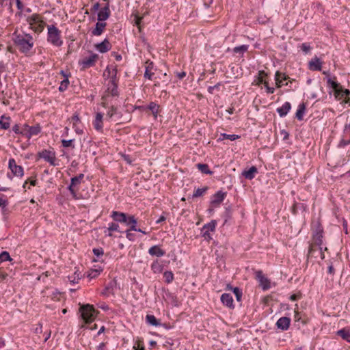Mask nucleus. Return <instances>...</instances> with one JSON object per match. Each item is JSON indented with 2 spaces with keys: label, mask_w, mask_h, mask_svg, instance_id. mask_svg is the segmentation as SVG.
I'll return each mask as SVG.
<instances>
[{
  "label": "nucleus",
  "mask_w": 350,
  "mask_h": 350,
  "mask_svg": "<svg viewBox=\"0 0 350 350\" xmlns=\"http://www.w3.org/2000/svg\"><path fill=\"white\" fill-rule=\"evenodd\" d=\"M106 72L109 74V79L105 84V90L101 96L100 105L103 107H107L111 104L116 103L120 96L119 77L117 76V68L109 69L107 68Z\"/></svg>",
  "instance_id": "f257e3e1"
},
{
  "label": "nucleus",
  "mask_w": 350,
  "mask_h": 350,
  "mask_svg": "<svg viewBox=\"0 0 350 350\" xmlns=\"http://www.w3.org/2000/svg\"><path fill=\"white\" fill-rule=\"evenodd\" d=\"M13 42L18 50L26 56L33 53L32 51L35 44V40L32 35L25 32L13 33Z\"/></svg>",
  "instance_id": "f03ea898"
},
{
  "label": "nucleus",
  "mask_w": 350,
  "mask_h": 350,
  "mask_svg": "<svg viewBox=\"0 0 350 350\" xmlns=\"http://www.w3.org/2000/svg\"><path fill=\"white\" fill-rule=\"evenodd\" d=\"M110 217L113 221L120 222V224H124L128 227L127 229L133 230L135 232H139L144 234L148 233L143 228L138 227L137 218L134 215L113 211L111 213Z\"/></svg>",
  "instance_id": "7ed1b4c3"
},
{
  "label": "nucleus",
  "mask_w": 350,
  "mask_h": 350,
  "mask_svg": "<svg viewBox=\"0 0 350 350\" xmlns=\"http://www.w3.org/2000/svg\"><path fill=\"white\" fill-rule=\"evenodd\" d=\"M327 84L331 86L334 92L335 98L350 106V90L344 89L342 85L336 81V78L328 79Z\"/></svg>",
  "instance_id": "20e7f679"
},
{
  "label": "nucleus",
  "mask_w": 350,
  "mask_h": 350,
  "mask_svg": "<svg viewBox=\"0 0 350 350\" xmlns=\"http://www.w3.org/2000/svg\"><path fill=\"white\" fill-rule=\"evenodd\" d=\"M26 21L29 25V28L35 33L39 35L44 29L46 23L44 17L38 13H33L26 17Z\"/></svg>",
  "instance_id": "39448f33"
},
{
  "label": "nucleus",
  "mask_w": 350,
  "mask_h": 350,
  "mask_svg": "<svg viewBox=\"0 0 350 350\" xmlns=\"http://www.w3.org/2000/svg\"><path fill=\"white\" fill-rule=\"evenodd\" d=\"M49 43L55 47H60L63 44L61 31L55 25H47V38Z\"/></svg>",
  "instance_id": "423d86ee"
},
{
  "label": "nucleus",
  "mask_w": 350,
  "mask_h": 350,
  "mask_svg": "<svg viewBox=\"0 0 350 350\" xmlns=\"http://www.w3.org/2000/svg\"><path fill=\"white\" fill-rule=\"evenodd\" d=\"M84 178L83 174H79V175L71 178L70 184L68 186V190L75 200L81 199L80 195L78 194L79 190V185L82 183Z\"/></svg>",
  "instance_id": "0eeeda50"
},
{
  "label": "nucleus",
  "mask_w": 350,
  "mask_h": 350,
  "mask_svg": "<svg viewBox=\"0 0 350 350\" xmlns=\"http://www.w3.org/2000/svg\"><path fill=\"white\" fill-rule=\"evenodd\" d=\"M37 157L40 159H43L51 166H57L59 165V161L56 158V153L53 148L42 150L38 152Z\"/></svg>",
  "instance_id": "6e6552de"
},
{
  "label": "nucleus",
  "mask_w": 350,
  "mask_h": 350,
  "mask_svg": "<svg viewBox=\"0 0 350 350\" xmlns=\"http://www.w3.org/2000/svg\"><path fill=\"white\" fill-rule=\"evenodd\" d=\"M81 319L85 323H91L96 318V312L92 305L86 304L80 308Z\"/></svg>",
  "instance_id": "1a4fd4ad"
},
{
  "label": "nucleus",
  "mask_w": 350,
  "mask_h": 350,
  "mask_svg": "<svg viewBox=\"0 0 350 350\" xmlns=\"http://www.w3.org/2000/svg\"><path fill=\"white\" fill-rule=\"evenodd\" d=\"M312 228L313 247H320L323 243V228L318 222L313 224Z\"/></svg>",
  "instance_id": "9d476101"
},
{
  "label": "nucleus",
  "mask_w": 350,
  "mask_h": 350,
  "mask_svg": "<svg viewBox=\"0 0 350 350\" xmlns=\"http://www.w3.org/2000/svg\"><path fill=\"white\" fill-rule=\"evenodd\" d=\"M99 56L96 53H91L88 56L83 57L79 61V64L82 70H85L95 66L98 60Z\"/></svg>",
  "instance_id": "9b49d317"
},
{
  "label": "nucleus",
  "mask_w": 350,
  "mask_h": 350,
  "mask_svg": "<svg viewBox=\"0 0 350 350\" xmlns=\"http://www.w3.org/2000/svg\"><path fill=\"white\" fill-rule=\"evenodd\" d=\"M217 221L215 220H212L211 222L206 224L203 226L201 230L202 237L208 242L213 239L211 232H213L215 231Z\"/></svg>",
  "instance_id": "f8f14e48"
},
{
  "label": "nucleus",
  "mask_w": 350,
  "mask_h": 350,
  "mask_svg": "<svg viewBox=\"0 0 350 350\" xmlns=\"http://www.w3.org/2000/svg\"><path fill=\"white\" fill-rule=\"evenodd\" d=\"M42 128L40 124H37L35 126H29L25 124L23 126V135L30 139L33 136L38 135L41 132Z\"/></svg>",
  "instance_id": "ddd939ff"
},
{
  "label": "nucleus",
  "mask_w": 350,
  "mask_h": 350,
  "mask_svg": "<svg viewBox=\"0 0 350 350\" xmlns=\"http://www.w3.org/2000/svg\"><path fill=\"white\" fill-rule=\"evenodd\" d=\"M255 278L258 281L259 285L263 291H267L271 288V281L262 273L258 270L255 273Z\"/></svg>",
  "instance_id": "4468645a"
},
{
  "label": "nucleus",
  "mask_w": 350,
  "mask_h": 350,
  "mask_svg": "<svg viewBox=\"0 0 350 350\" xmlns=\"http://www.w3.org/2000/svg\"><path fill=\"white\" fill-rule=\"evenodd\" d=\"M59 75H60V79H62L60 82V85L58 88L59 92H64L67 90L70 81L69 78L71 77V73L68 70H62Z\"/></svg>",
  "instance_id": "2eb2a0df"
},
{
  "label": "nucleus",
  "mask_w": 350,
  "mask_h": 350,
  "mask_svg": "<svg viewBox=\"0 0 350 350\" xmlns=\"http://www.w3.org/2000/svg\"><path fill=\"white\" fill-rule=\"evenodd\" d=\"M104 108L107 109L106 113L107 120H117L121 117L120 112L118 111V108L116 105V103L111 104L108 107Z\"/></svg>",
  "instance_id": "dca6fc26"
},
{
  "label": "nucleus",
  "mask_w": 350,
  "mask_h": 350,
  "mask_svg": "<svg viewBox=\"0 0 350 350\" xmlns=\"http://www.w3.org/2000/svg\"><path fill=\"white\" fill-rule=\"evenodd\" d=\"M135 109L143 111H151V113L155 119L160 112V106L154 102H150L147 106H137Z\"/></svg>",
  "instance_id": "f3484780"
},
{
  "label": "nucleus",
  "mask_w": 350,
  "mask_h": 350,
  "mask_svg": "<svg viewBox=\"0 0 350 350\" xmlns=\"http://www.w3.org/2000/svg\"><path fill=\"white\" fill-rule=\"evenodd\" d=\"M104 122V113L102 112H97L95 114L94 119L92 121V125L94 129L99 132L103 133V124Z\"/></svg>",
  "instance_id": "a211bd4d"
},
{
  "label": "nucleus",
  "mask_w": 350,
  "mask_h": 350,
  "mask_svg": "<svg viewBox=\"0 0 350 350\" xmlns=\"http://www.w3.org/2000/svg\"><path fill=\"white\" fill-rule=\"evenodd\" d=\"M68 120L72 124V129L77 134L81 135L83 133V126L78 114H74Z\"/></svg>",
  "instance_id": "6ab92c4d"
},
{
  "label": "nucleus",
  "mask_w": 350,
  "mask_h": 350,
  "mask_svg": "<svg viewBox=\"0 0 350 350\" xmlns=\"http://www.w3.org/2000/svg\"><path fill=\"white\" fill-rule=\"evenodd\" d=\"M226 193L219 191L211 196V206L213 208L219 207L221 202L224 200Z\"/></svg>",
  "instance_id": "aec40b11"
},
{
  "label": "nucleus",
  "mask_w": 350,
  "mask_h": 350,
  "mask_svg": "<svg viewBox=\"0 0 350 350\" xmlns=\"http://www.w3.org/2000/svg\"><path fill=\"white\" fill-rule=\"evenodd\" d=\"M8 166L13 174L16 176L22 177L24 174L23 168L21 165H18L14 159H9Z\"/></svg>",
  "instance_id": "412c9836"
},
{
  "label": "nucleus",
  "mask_w": 350,
  "mask_h": 350,
  "mask_svg": "<svg viewBox=\"0 0 350 350\" xmlns=\"http://www.w3.org/2000/svg\"><path fill=\"white\" fill-rule=\"evenodd\" d=\"M112 45L107 38L100 43L94 44V49L101 53H105L109 51L111 49Z\"/></svg>",
  "instance_id": "4be33fe9"
},
{
  "label": "nucleus",
  "mask_w": 350,
  "mask_h": 350,
  "mask_svg": "<svg viewBox=\"0 0 350 350\" xmlns=\"http://www.w3.org/2000/svg\"><path fill=\"white\" fill-rule=\"evenodd\" d=\"M119 223L120 222H116L115 221L113 222H109L108 224V227L106 228L104 230V234L105 236L111 237L113 236V233L114 232L122 233V232L120 230Z\"/></svg>",
  "instance_id": "5701e85b"
},
{
  "label": "nucleus",
  "mask_w": 350,
  "mask_h": 350,
  "mask_svg": "<svg viewBox=\"0 0 350 350\" xmlns=\"http://www.w3.org/2000/svg\"><path fill=\"white\" fill-rule=\"evenodd\" d=\"M323 62L321 59L314 57L308 62V68L312 71H321Z\"/></svg>",
  "instance_id": "b1692460"
},
{
  "label": "nucleus",
  "mask_w": 350,
  "mask_h": 350,
  "mask_svg": "<svg viewBox=\"0 0 350 350\" xmlns=\"http://www.w3.org/2000/svg\"><path fill=\"white\" fill-rule=\"evenodd\" d=\"M291 324V319L286 317H280L276 322V327L282 331L287 330Z\"/></svg>",
  "instance_id": "393cba45"
},
{
  "label": "nucleus",
  "mask_w": 350,
  "mask_h": 350,
  "mask_svg": "<svg viewBox=\"0 0 350 350\" xmlns=\"http://www.w3.org/2000/svg\"><path fill=\"white\" fill-rule=\"evenodd\" d=\"M107 23L105 22H97L95 27L91 31L92 36H100L106 29Z\"/></svg>",
  "instance_id": "a878e982"
},
{
  "label": "nucleus",
  "mask_w": 350,
  "mask_h": 350,
  "mask_svg": "<svg viewBox=\"0 0 350 350\" xmlns=\"http://www.w3.org/2000/svg\"><path fill=\"white\" fill-rule=\"evenodd\" d=\"M289 79V77L286 75L284 72H281L280 71H277L275 74V85L278 88H281L282 86L284 85L283 82L284 81H287V79Z\"/></svg>",
  "instance_id": "bb28decb"
},
{
  "label": "nucleus",
  "mask_w": 350,
  "mask_h": 350,
  "mask_svg": "<svg viewBox=\"0 0 350 350\" xmlns=\"http://www.w3.org/2000/svg\"><path fill=\"white\" fill-rule=\"evenodd\" d=\"M148 254L152 256L161 257L165 254V251L161 248V245H155L148 249Z\"/></svg>",
  "instance_id": "cd10ccee"
},
{
  "label": "nucleus",
  "mask_w": 350,
  "mask_h": 350,
  "mask_svg": "<svg viewBox=\"0 0 350 350\" xmlns=\"http://www.w3.org/2000/svg\"><path fill=\"white\" fill-rule=\"evenodd\" d=\"M110 10L109 4H107L104 8H101L98 13V21L100 22H105L110 16Z\"/></svg>",
  "instance_id": "c85d7f7f"
},
{
  "label": "nucleus",
  "mask_w": 350,
  "mask_h": 350,
  "mask_svg": "<svg viewBox=\"0 0 350 350\" xmlns=\"http://www.w3.org/2000/svg\"><path fill=\"white\" fill-rule=\"evenodd\" d=\"M267 77V73L265 70H259L258 75L254 77L252 85L260 86L262 83H265V80Z\"/></svg>",
  "instance_id": "c756f323"
},
{
  "label": "nucleus",
  "mask_w": 350,
  "mask_h": 350,
  "mask_svg": "<svg viewBox=\"0 0 350 350\" xmlns=\"http://www.w3.org/2000/svg\"><path fill=\"white\" fill-rule=\"evenodd\" d=\"M258 174V169L256 166H252L248 170H245L242 172V176L247 180H252Z\"/></svg>",
  "instance_id": "7c9ffc66"
},
{
  "label": "nucleus",
  "mask_w": 350,
  "mask_h": 350,
  "mask_svg": "<svg viewBox=\"0 0 350 350\" xmlns=\"http://www.w3.org/2000/svg\"><path fill=\"white\" fill-rule=\"evenodd\" d=\"M146 70L144 72V77L152 80V77L154 76V73L153 72L154 70V63L152 62L147 61L146 62Z\"/></svg>",
  "instance_id": "2f4dec72"
},
{
  "label": "nucleus",
  "mask_w": 350,
  "mask_h": 350,
  "mask_svg": "<svg viewBox=\"0 0 350 350\" xmlns=\"http://www.w3.org/2000/svg\"><path fill=\"white\" fill-rule=\"evenodd\" d=\"M12 119L10 116L2 115L0 117V129L8 130L11 125Z\"/></svg>",
  "instance_id": "473e14b6"
},
{
  "label": "nucleus",
  "mask_w": 350,
  "mask_h": 350,
  "mask_svg": "<svg viewBox=\"0 0 350 350\" xmlns=\"http://www.w3.org/2000/svg\"><path fill=\"white\" fill-rule=\"evenodd\" d=\"M221 301L222 304L228 307L233 308V298L231 294L230 293H224L221 296Z\"/></svg>",
  "instance_id": "72a5a7b5"
},
{
  "label": "nucleus",
  "mask_w": 350,
  "mask_h": 350,
  "mask_svg": "<svg viewBox=\"0 0 350 350\" xmlns=\"http://www.w3.org/2000/svg\"><path fill=\"white\" fill-rule=\"evenodd\" d=\"M291 109L289 102H285L280 107L277 109V112L280 117H285Z\"/></svg>",
  "instance_id": "f704fd0d"
},
{
  "label": "nucleus",
  "mask_w": 350,
  "mask_h": 350,
  "mask_svg": "<svg viewBox=\"0 0 350 350\" xmlns=\"http://www.w3.org/2000/svg\"><path fill=\"white\" fill-rule=\"evenodd\" d=\"M116 286V282L114 280L109 282L105 286V289L102 291L101 295L105 297H109L110 295H113V288Z\"/></svg>",
  "instance_id": "c9c22d12"
},
{
  "label": "nucleus",
  "mask_w": 350,
  "mask_h": 350,
  "mask_svg": "<svg viewBox=\"0 0 350 350\" xmlns=\"http://www.w3.org/2000/svg\"><path fill=\"white\" fill-rule=\"evenodd\" d=\"M337 335L340 336L343 340L350 342V328L345 327L337 332Z\"/></svg>",
  "instance_id": "e433bc0d"
},
{
  "label": "nucleus",
  "mask_w": 350,
  "mask_h": 350,
  "mask_svg": "<svg viewBox=\"0 0 350 350\" xmlns=\"http://www.w3.org/2000/svg\"><path fill=\"white\" fill-rule=\"evenodd\" d=\"M133 350H145V346L142 338L136 337L134 338Z\"/></svg>",
  "instance_id": "4c0bfd02"
},
{
  "label": "nucleus",
  "mask_w": 350,
  "mask_h": 350,
  "mask_svg": "<svg viewBox=\"0 0 350 350\" xmlns=\"http://www.w3.org/2000/svg\"><path fill=\"white\" fill-rule=\"evenodd\" d=\"M151 270L154 273H160L163 271V267L159 260H154L150 265Z\"/></svg>",
  "instance_id": "58836bf2"
},
{
  "label": "nucleus",
  "mask_w": 350,
  "mask_h": 350,
  "mask_svg": "<svg viewBox=\"0 0 350 350\" xmlns=\"http://www.w3.org/2000/svg\"><path fill=\"white\" fill-rule=\"evenodd\" d=\"M196 168L204 174L212 175L213 172L210 170L208 165L206 163H197Z\"/></svg>",
  "instance_id": "ea45409f"
},
{
  "label": "nucleus",
  "mask_w": 350,
  "mask_h": 350,
  "mask_svg": "<svg viewBox=\"0 0 350 350\" xmlns=\"http://www.w3.org/2000/svg\"><path fill=\"white\" fill-rule=\"evenodd\" d=\"M68 278L70 283L73 284H77L81 279V273L79 272V269H77L73 273L69 275Z\"/></svg>",
  "instance_id": "a19ab883"
},
{
  "label": "nucleus",
  "mask_w": 350,
  "mask_h": 350,
  "mask_svg": "<svg viewBox=\"0 0 350 350\" xmlns=\"http://www.w3.org/2000/svg\"><path fill=\"white\" fill-rule=\"evenodd\" d=\"M103 271V269L101 268V267H98L97 269H90L88 273H87V277L90 279V280H92V279H95L99 275L100 273Z\"/></svg>",
  "instance_id": "79ce46f5"
},
{
  "label": "nucleus",
  "mask_w": 350,
  "mask_h": 350,
  "mask_svg": "<svg viewBox=\"0 0 350 350\" xmlns=\"http://www.w3.org/2000/svg\"><path fill=\"white\" fill-rule=\"evenodd\" d=\"M146 322L153 326L161 325V322L152 314H147L146 317Z\"/></svg>",
  "instance_id": "37998d69"
},
{
  "label": "nucleus",
  "mask_w": 350,
  "mask_h": 350,
  "mask_svg": "<svg viewBox=\"0 0 350 350\" xmlns=\"http://www.w3.org/2000/svg\"><path fill=\"white\" fill-rule=\"evenodd\" d=\"M305 111H306V105L304 103L299 105L297 110L295 113V116L299 120H303L304 115L305 113Z\"/></svg>",
  "instance_id": "c03bdc74"
},
{
  "label": "nucleus",
  "mask_w": 350,
  "mask_h": 350,
  "mask_svg": "<svg viewBox=\"0 0 350 350\" xmlns=\"http://www.w3.org/2000/svg\"><path fill=\"white\" fill-rule=\"evenodd\" d=\"M208 189V187L207 186H205L202 188H198V189H194L193 195H192V198H199V197L203 196L206 193Z\"/></svg>",
  "instance_id": "a18cd8bd"
},
{
  "label": "nucleus",
  "mask_w": 350,
  "mask_h": 350,
  "mask_svg": "<svg viewBox=\"0 0 350 350\" xmlns=\"http://www.w3.org/2000/svg\"><path fill=\"white\" fill-rule=\"evenodd\" d=\"M93 254L96 256V258L94 259L95 262H103V260L101 259V257L104 255V250L102 247L94 248Z\"/></svg>",
  "instance_id": "49530a36"
},
{
  "label": "nucleus",
  "mask_w": 350,
  "mask_h": 350,
  "mask_svg": "<svg viewBox=\"0 0 350 350\" xmlns=\"http://www.w3.org/2000/svg\"><path fill=\"white\" fill-rule=\"evenodd\" d=\"M47 296L53 301H59L62 297V293L57 289H53Z\"/></svg>",
  "instance_id": "de8ad7c7"
},
{
  "label": "nucleus",
  "mask_w": 350,
  "mask_h": 350,
  "mask_svg": "<svg viewBox=\"0 0 350 350\" xmlns=\"http://www.w3.org/2000/svg\"><path fill=\"white\" fill-rule=\"evenodd\" d=\"M342 142L345 145L349 144L350 143V124L347 125L344 130V139Z\"/></svg>",
  "instance_id": "09e8293b"
},
{
  "label": "nucleus",
  "mask_w": 350,
  "mask_h": 350,
  "mask_svg": "<svg viewBox=\"0 0 350 350\" xmlns=\"http://www.w3.org/2000/svg\"><path fill=\"white\" fill-rule=\"evenodd\" d=\"M163 278L167 284H170L174 280V273L171 271H166L163 273Z\"/></svg>",
  "instance_id": "8fccbe9b"
},
{
  "label": "nucleus",
  "mask_w": 350,
  "mask_h": 350,
  "mask_svg": "<svg viewBox=\"0 0 350 350\" xmlns=\"http://www.w3.org/2000/svg\"><path fill=\"white\" fill-rule=\"evenodd\" d=\"M240 137L238 135H230L226 133H221L220 135L219 139L224 140V139H229L230 141H234Z\"/></svg>",
  "instance_id": "3c124183"
},
{
  "label": "nucleus",
  "mask_w": 350,
  "mask_h": 350,
  "mask_svg": "<svg viewBox=\"0 0 350 350\" xmlns=\"http://www.w3.org/2000/svg\"><path fill=\"white\" fill-rule=\"evenodd\" d=\"M249 46L243 44L241 46H236L233 49V52L235 53H240L243 55L245 52L248 50Z\"/></svg>",
  "instance_id": "603ef678"
},
{
  "label": "nucleus",
  "mask_w": 350,
  "mask_h": 350,
  "mask_svg": "<svg viewBox=\"0 0 350 350\" xmlns=\"http://www.w3.org/2000/svg\"><path fill=\"white\" fill-rule=\"evenodd\" d=\"M13 259L10 257V254L8 252H2L0 254V262L5 261L12 262Z\"/></svg>",
  "instance_id": "864d4df0"
},
{
  "label": "nucleus",
  "mask_w": 350,
  "mask_h": 350,
  "mask_svg": "<svg viewBox=\"0 0 350 350\" xmlns=\"http://www.w3.org/2000/svg\"><path fill=\"white\" fill-rule=\"evenodd\" d=\"M62 145L64 148H75V139H70V140H66L62 139Z\"/></svg>",
  "instance_id": "5fc2aeb1"
},
{
  "label": "nucleus",
  "mask_w": 350,
  "mask_h": 350,
  "mask_svg": "<svg viewBox=\"0 0 350 350\" xmlns=\"http://www.w3.org/2000/svg\"><path fill=\"white\" fill-rule=\"evenodd\" d=\"M0 5L2 8H7L12 12V0H0Z\"/></svg>",
  "instance_id": "6e6d98bb"
},
{
  "label": "nucleus",
  "mask_w": 350,
  "mask_h": 350,
  "mask_svg": "<svg viewBox=\"0 0 350 350\" xmlns=\"http://www.w3.org/2000/svg\"><path fill=\"white\" fill-rule=\"evenodd\" d=\"M299 47L305 54L308 53L312 49L310 44L308 42L302 43Z\"/></svg>",
  "instance_id": "4d7b16f0"
},
{
  "label": "nucleus",
  "mask_w": 350,
  "mask_h": 350,
  "mask_svg": "<svg viewBox=\"0 0 350 350\" xmlns=\"http://www.w3.org/2000/svg\"><path fill=\"white\" fill-rule=\"evenodd\" d=\"M16 5L18 12L16 14V16H21L22 12L25 9L24 4L21 2V0H16Z\"/></svg>",
  "instance_id": "13d9d810"
},
{
  "label": "nucleus",
  "mask_w": 350,
  "mask_h": 350,
  "mask_svg": "<svg viewBox=\"0 0 350 350\" xmlns=\"http://www.w3.org/2000/svg\"><path fill=\"white\" fill-rule=\"evenodd\" d=\"M8 205V201L6 196L0 193V207L4 209Z\"/></svg>",
  "instance_id": "bf43d9fd"
},
{
  "label": "nucleus",
  "mask_w": 350,
  "mask_h": 350,
  "mask_svg": "<svg viewBox=\"0 0 350 350\" xmlns=\"http://www.w3.org/2000/svg\"><path fill=\"white\" fill-rule=\"evenodd\" d=\"M133 230L126 229L124 232L125 233L126 238L131 241H133L135 240V234L132 232Z\"/></svg>",
  "instance_id": "052dcab7"
},
{
  "label": "nucleus",
  "mask_w": 350,
  "mask_h": 350,
  "mask_svg": "<svg viewBox=\"0 0 350 350\" xmlns=\"http://www.w3.org/2000/svg\"><path fill=\"white\" fill-rule=\"evenodd\" d=\"M233 293L236 296L237 300L240 301L242 297V291L237 287L233 288Z\"/></svg>",
  "instance_id": "680f3d73"
},
{
  "label": "nucleus",
  "mask_w": 350,
  "mask_h": 350,
  "mask_svg": "<svg viewBox=\"0 0 350 350\" xmlns=\"http://www.w3.org/2000/svg\"><path fill=\"white\" fill-rule=\"evenodd\" d=\"M142 19H143V17L138 16V15H136L135 17V24L139 29V31H142L141 22H142Z\"/></svg>",
  "instance_id": "e2e57ef3"
},
{
  "label": "nucleus",
  "mask_w": 350,
  "mask_h": 350,
  "mask_svg": "<svg viewBox=\"0 0 350 350\" xmlns=\"http://www.w3.org/2000/svg\"><path fill=\"white\" fill-rule=\"evenodd\" d=\"M316 252H318V247H313V243H312L309 248L308 255L316 257L314 256Z\"/></svg>",
  "instance_id": "0e129e2a"
},
{
  "label": "nucleus",
  "mask_w": 350,
  "mask_h": 350,
  "mask_svg": "<svg viewBox=\"0 0 350 350\" xmlns=\"http://www.w3.org/2000/svg\"><path fill=\"white\" fill-rule=\"evenodd\" d=\"M12 131L16 133V134H20V135H23V127L21 128L20 125L19 124H15L13 127H12Z\"/></svg>",
  "instance_id": "69168bd1"
},
{
  "label": "nucleus",
  "mask_w": 350,
  "mask_h": 350,
  "mask_svg": "<svg viewBox=\"0 0 350 350\" xmlns=\"http://www.w3.org/2000/svg\"><path fill=\"white\" fill-rule=\"evenodd\" d=\"M294 318H295V321H301V322L303 323H306V322L304 320H301V315L300 314L299 312H298L297 310H295V315H294Z\"/></svg>",
  "instance_id": "338daca9"
},
{
  "label": "nucleus",
  "mask_w": 350,
  "mask_h": 350,
  "mask_svg": "<svg viewBox=\"0 0 350 350\" xmlns=\"http://www.w3.org/2000/svg\"><path fill=\"white\" fill-rule=\"evenodd\" d=\"M0 101L5 106H8L10 105L9 98H5V96L0 97Z\"/></svg>",
  "instance_id": "774afa93"
}]
</instances>
